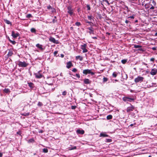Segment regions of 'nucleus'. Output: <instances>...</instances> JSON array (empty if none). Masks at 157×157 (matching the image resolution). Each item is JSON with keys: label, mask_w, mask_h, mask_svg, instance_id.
Masks as SVG:
<instances>
[{"label": "nucleus", "mask_w": 157, "mask_h": 157, "mask_svg": "<svg viewBox=\"0 0 157 157\" xmlns=\"http://www.w3.org/2000/svg\"><path fill=\"white\" fill-rule=\"evenodd\" d=\"M83 81L84 83L86 84H90L91 83V81L88 78L84 79Z\"/></svg>", "instance_id": "nucleus-12"}, {"label": "nucleus", "mask_w": 157, "mask_h": 157, "mask_svg": "<svg viewBox=\"0 0 157 157\" xmlns=\"http://www.w3.org/2000/svg\"><path fill=\"white\" fill-rule=\"evenodd\" d=\"M36 47L39 48L41 50H43V48L42 47V45L39 44H37L36 45Z\"/></svg>", "instance_id": "nucleus-18"}, {"label": "nucleus", "mask_w": 157, "mask_h": 157, "mask_svg": "<svg viewBox=\"0 0 157 157\" xmlns=\"http://www.w3.org/2000/svg\"><path fill=\"white\" fill-rule=\"evenodd\" d=\"M157 73V69L156 68L152 69L150 72V74L153 75H155Z\"/></svg>", "instance_id": "nucleus-10"}, {"label": "nucleus", "mask_w": 157, "mask_h": 157, "mask_svg": "<svg viewBox=\"0 0 157 157\" xmlns=\"http://www.w3.org/2000/svg\"><path fill=\"white\" fill-rule=\"evenodd\" d=\"M87 29L90 30V31L89 32V33L90 34H94V28L93 27H88L87 28Z\"/></svg>", "instance_id": "nucleus-11"}, {"label": "nucleus", "mask_w": 157, "mask_h": 157, "mask_svg": "<svg viewBox=\"0 0 157 157\" xmlns=\"http://www.w3.org/2000/svg\"><path fill=\"white\" fill-rule=\"evenodd\" d=\"M123 100L124 101H129L131 102L132 101H134L135 99V98H130L128 97H124L123 98Z\"/></svg>", "instance_id": "nucleus-3"}, {"label": "nucleus", "mask_w": 157, "mask_h": 157, "mask_svg": "<svg viewBox=\"0 0 157 157\" xmlns=\"http://www.w3.org/2000/svg\"><path fill=\"white\" fill-rule=\"evenodd\" d=\"M54 19H53L52 20V22L53 23H55L57 21V20L56 19V17H54Z\"/></svg>", "instance_id": "nucleus-31"}, {"label": "nucleus", "mask_w": 157, "mask_h": 157, "mask_svg": "<svg viewBox=\"0 0 157 157\" xmlns=\"http://www.w3.org/2000/svg\"><path fill=\"white\" fill-rule=\"evenodd\" d=\"M60 56H61V57L62 58H63V57H64V55H63V54H61L60 55Z\"/></svg>", "instance_id": "nucleus-57"}, {"label": "nucleus", "mask_w": 157, "mask_h": 157, "mask_svg": "<svg viewBox=\"0 0 157 157\" xmlns=\"http://www.w3.org/2000/svg\"><path fill=\"white\" fill-rule=\"evenodd\" d=\"M100 136L103 137H109V136L106 134L105 132L101 133L100 134Z\"/></svg>", "instance_id": "nucleus-15"}, {"label": "nucleus", "mask_w": 157, "mask_h": 157, "mask_svg": "<svg viewBox=\"0 0 157 157\" xmlns=\"http://www.w3.org/2000/svg\"><path fill=\"white\" fill-rule=\"evenodd\" d=\"M4 92L6 93H8L10 92V90L8 88H5L3 90Z\"/></svg>", "instance_id": "nucleus-19"}, {"label": "nucleus", "mask_w": 157, "mask_h": 157, "mask_svg": "<svg viewBox=\"0 0 157 157\" xmlns=\"http://www.w3.org/2000/svg\"><path fill=\"white\" fill-rule=\"evenodd\" d=\"M151 6L150 8V10H154V6H153L152 5H151Z\"/></svg>", "instance_id": "nucleus-45"}, {"label": "nucleus", "mask_w": 157, "mask_h": 157, "mask_svg": "<svg viewBox=\"0 0 157 157\" xmlns=\"http://www.w3.org/2000/svg\"><path fill=\"white\" fill-rule=\"evenodd\" d=\"M135 109V107L134 106L131 105V106L128 107L126 109L127 112L129 113L131 111H133Z\"/></svg>", "instance_id": "nucleus-7"}, {"label": "nucleus", "mask_w": 157, "mask_h": 157, "mask_svg": "<svg viewBox=\"0 0 157 157\" xmlns=\"http://www.w3.org/2000/svg\"><path fill=\"white\" fill-rule=\"evenodd\" d=\"M129 22H130V21H129L127 20H126L125 21V22L126 24H128V23H129Z\"/></svg>", "instance_id": "nucleus-56"}, {"label": "nucleus", "mask_w": 157, "mask_h": 157, "mask_svg": "<svg viewBox=\"0 0 157 157\" xmlns=\"http://www.w3.org/2000/svg\"><path fill=\"white\" fill-rule=\"evenodd\" d=\"M49 40L51 42H52L53 43H56V44H58V42H56V41L55 39L54 38H53L52 37H51L49 38Z\"/></svg>", "instance_id": "nucleus-13"}, {"label": "nucleus", "mask_w": 157, "mask_h": 157, "mask_svg": "<svg viewBox=\"0 0 157 157\" xmlns=\"http://www.w3.org/2000/svg\"><path fill=\"white\" fill-rule=\"evenodd\" d=\"M155 60L154 58H151L150 59V61L151 62H154Z\"/></svg>", "instance_id": "nucleus-49"}, {"label": "nucleus", "mask_w": 157, "mask_h": 157, "mask_svg": "<svg viewBox=\"0 0 157 157\" xmlns=\"http://www.w3.org/2000/svg\"><path fill=\"white\" fill-rule=\"evenodd\" d=\"M130 92L132 93V92H134V91L133 90H130Z\"/></svg>", "instance_id": "nucleus-63"}, {"label": "nucleus", "mask_w": 157, "mask_h": 157, "mask_svg": "<svg viewBox=\"0 0 157 157\" xmlns=\"http://www.w3.org/2000/svg\"><path fill=\"white\" fill-rule=\"evenodd\" d=\"M85 22L86 23H91V22H90L87 21V20H85Z\"/></svg>", "instance_id": "nucleus-54"}, {"label": "nucleus", "mask_w": 157, "mask_h": 157, "mask_svg": "<svg viewBox=\"0 0 157 157\" xmlns=\"http://www.w3.org/2000/svg\"><path fill=\"white\" fill-rule=\"evenodd\" d=\"M144 79L143 77L139 76L135 79L134 81L136 83L141 82L143 81Z\"/></svg>", "instance_id": "nucleus-1"}, {"label": "nucleus", "mask_w": 157, "mask_h": 157, "mask_svg": "<svg viewBox=\"0 0 157 157\" xmlns=\"http://www.w3.org/2000/svg\"><path fill=\"white\" fill-rule=\"evenodd\" d=\"M72 64L71 61H69L67 62V63L66 67L67 68H70L72 66Z\"/></svg>", "instance_id": "nucleus-14"}, {"label": "nucleus", "mask_w": 157, "mask_h": 157, "mask_svg": "<svg viewBox=\"0 0 157 157\" xmlns=\"http://www.w3.org/2000/svg\"><path fill=\"white\" fill-rule=\"evenodd\" d=\"M48 84L50 85H53L52 83H48Z\"/></svg>", "instance_id": "nucleus-61"}, {"label": "nucleus", "mask_w": 157, "mask_h": 157, "mask_svg": "<svg viewBox=\"0 0 157 157\" xmlns=\"http://www.w3.org/2000/svg\"><path fill=\"white\" fill-rule=\"evenodd\" d=\"M34 142V140L33 138H31L28 141V143H33Z\"/></svg>", "instance_id": "nucleus-22"}, {"label": "nucleus", "mask_w": 157, "mask_h": 157, "mask_svg": "<svg viewBox=\"0 0 157 157\" xmlns=\"http://www.w3.org/2000/svg\"><path fill=\"white\" fill-rule=\"evenodd\" d=\"M128 19H129V18H131V19H134V17L133 16H129V17H128Z\"/></svg>", "instance_id": "nucleus-46"}, {"label": "nucleus", "mask_w": 157, "mask_h": 157, "mask_svg": "<svg viewBox=\"0 0 157 157\" xmlns=\"http://www.w3.org/2000/svg\"><path fill=\"white\" fill-rule=\"evenodd\" d=\"M31 32H32V33H35L36 32V29L34 28H32L31 29Z\"/></svg>", "instance_id": "nucleus-30"}, {"label": "nucleus", "mask_w": 157, "mask_h": 157, "mask_svg": "<svg viewBox=\"0 0 157 157\" xmlns=\"http://www.w3.org/2000/svg\"><path fill=\"white\" fill-rule=\"evenodd\" d=\"M29 115V113H24L23 114H22V115L24 116H28Z\"/></svg>", "instance_id": "nucleus-27"}, {"label": "nucleus", "mask_w": 157, "mask_h": 157, "mask_svg": "<svg viewBox=\"0 0 157 157\" xmlns=\"http://www.w3.org/2000/svg\"><path fill=\"white\" fill-rule=\"evenodd\" d=\"M72 71L73 72H76L77 71V69L76 68H74L72 70Z\"/></svg>", "instance_id": "nucleus-44"}, {"label": "nucleus", "mask_w": 157, "mask_h": 157, "mask_svg": "<svg viewBox=\"0 0 157 157\" xmlns=\"http://www.w3.org/2000/svg\"><path fill=\"white\" fill-rule=\"evenodd\" d=\"M76 108V107L75 106H71V109H75Z\"/></svg>", "instance_id": "nucleus-51"}, {"label": "nucleus", "mask_w": 157, "mask_h": 157, "mask_svg": "<svg viewBox=\"0 0 157 157\" xmlns=\"http://www.w3.org/2000/svg\"><path fill=\"white\" fill-rule=\"evenodd\" d=\"M76 76L78 78H80V75L78 74H76Z\"/></svg>", "instance_id": "nucleus-48"}, {"label": "nucleus", "mask_w": 157, "mask_h": 157, "mask_svg": "<svg viewBox=\"0 0 157 157\" xmlns=\"http://www.w3.org/2000/svg\"><path fill=\"white\" fill-rule=\"evenodd\" d=\"M86 7L87 8V10H90V8L89 5H87L86 6Z\"/></svg>", "instance_id": "nucleus-41"}, {"label": "nucleus", "mask_w": 157, "mask_h": 157, "mask_svg": "<svg viewBox=\"0 0 157 157\" xmlns=\"http://www.w3.org/2000/svg\"><path fill=\"white\" fill-rule=\"evenodd\" d=\"M11 36L13 38H16L17 36H20V34L18 33H17L15 34V32L13 31L12 32Z\"/></svg>", "instance_id": "nucleus-9"}, {"label": "nucleus", "mask_w": 157, "mask_h": 157, "mask_svg": "<svg viewBox=\"0 0 157 157\" xmlns=\"http://www.w3.org/2000/svg\"><path fill=\"white\" fill-rule=\"evenodd\" d=\"M2 154L1 153H0V157H2Z\"/></svg>", "instance_id": "nucleus-60"}, {"label": "nucleus", "mask_w": 157, "mask_h": 157, "mask_svg": "<svg viewBox=\"0 0 157 157\" xmlns=\"http://www.w3.org/2000/svg\"><path fill=\"white\" fill-rule=\"evenodd\" d=\"M18 65L19 67H25L28 65V64L26 63L25 62H22L21 61H19Z\"/></svg>", "instance_id": "nucleus-5"}, {"label": "nucleus", "mask_w": 157, "mask_h": 157, "mask_svg": "<svg viewBox=\"0 0 157 157\" xmlns=\"http://www.w3.org/2000/svg\"><path fill=\"white\" fill-rule=\"evenodd\" d=\"M108 79L107 78H106V77L103 78V82H107L108 81Z\"/></svg>", "instance_id": "nucleus-33"}, {"label": "nucleus", "mask_w": 157, "mask_h": 157, "mask_svg": "<svg viewBox=\"0 0 157 157\" xmlns=\"http://www.w3.org/2000/svg\"><path fill=\"white\" fill-rule=\"evenodd\" d=\"M37 105L38 106H41L43 105V104L42 103L40 102H39L37 104Z\"/></svg>", "instance_id": "nucleus-37"}, {"label": "nucleus", "mask_w": 157, "mask_h": 157, "mask_svg": "<svg viewBox=\"0 0 157 157\" xmlns=\"http://www.w3.org/2000/svg\"><path fill=\"white\" fill-rule=\"evenodd\" d=\"M92 70H90L88 69H85L83 71V73L85 75L87 74H90L91 75H94V73L91 71Z\"/></svg>", "instance_id": "nucleus-2"}, {"label": "nucleus", "mask_w": 157, "mask_h": 157, "mask_svg": "<svg viewBox=\"0 0 157 157\" xmlns=\"http://www.w3.org/2000/svg\"><path fill=\"white\" fill-rule=\"evenodd\" d=\"M58 53V51H55L54 52V56H57V54Z\"/></svg>", "instance_id": "nucleus-42"}, {"label": "nucleus", "mask_w": 157, "mask_h": 157, "mask_svg": "<svg viewBox=\"0 0 157 157\" xmlns=\"http://www.w3.org/2000/svg\"><path fill=\"white\" fill-rule=\"evenodd\" d=\"M92 16H88V18L89 20L91 21L92 19Z\"/></svg>", "instance_id": "nucleus-43"}, {"label": "nucleus", "mask_w": 157, "mask_h": 157, "mask_svg": "<svg viewBox=\"0 0 157 157\" xmlns=\"http://www.w3.org/2000/svg\"><path fill=\"white\" fill-rule=\"evenodd\" d=\"M144 6L146 8H148L149 7L148 5L147 4H145L144 5Z\"/></svg>", "instance_id": "nucleus-47"}, {"label": "nucleus", "mask_w": 157, "mask_h": 157, "mask_svg": "<svg viewBox=\"0 0 157 157\" xmlns=\"http://www.w3.org/2000/svg\"><path fill=\"white\" fill-rule=\"evenodd\" d=\"M10 42L13 44H15L16 43V42L15 41H12L11 40H10Z\"/></svg>", "instance_id": "nucleus-35"}, {"label": "nucleus", "mask_w": 157, "mask_h": 157, "mask_svg": "<svg viewBox=\"0 0 157 157\" xmlns=\"http://www.w3.org/2000/svg\"><path fill=\"white\" fill-rule=\"evenodd\" d=\"M4 21L8 24H11L10 21L7 19H4Z\"/></svg>", "instance_id": "nucleus-24"}, {"label": "nucleus", "mask_w": 157, "mask_h": 157, "mask_svg": "<svg viewBox=\"0 0 157 157\" xmlns=\"http://www.w3.org/2000/svg\"><path fill=\"white\" fill-rule=\"evenodd\" d=\"M32 17V15L31 14H27V15L26 16V17L28 18H29L31 17Z\"/></svg>", "instance_id": "nucleus-36"}, {"label": "nucleus", "mask_w": 157, "mask_h": 157, "mask_svg": "<svg viewBox=\"0 0 157 157\" xmlns=\"http://www.w3.org/2000/svg\"><path fill=\"white\" fill-rule=\"evenodd\" d=\"M28 84L29 87L32 89H33L34 86V84L32 82H29Z\"/></svg>", "instance_id": "nucleus-17"}, {"label": "nucleus", "mask_w": 157, "mask_h": 157, "mask_svg": "<svg viewBox=\"0 0 157 157\" xmlns=\"http://www.w3.org/2000/svg\"><path fill=\"white\" fill-rule=\"evenodd\" d=\"M47 8H48V9L49 10V9H51V8H52V7H51V6H48L47 7Z\"/></svg>", "instance_id": "nucleus-52"}, {"label": "nucleus", "mask_w": 157, "mask_h": 157, "mask_svg": "<svg viewBox=\"0 0 157 157\" xmlns=\"http://www.w3.org/2000/svg\"><path fill=\"white\" fill-rule=\"evenodd\" d=\"M48 151V149L46 148H44L43 150V152L45 153H47Z\"/></svg>", "instance_id": "nucleus-26"}, {"label": "nucleus", "mask_w": 157, "mask_h": 157, "mask_svg": "<svg viewBox=\"0 0 157 157\" xmlns=\"http://www.w3.org/2000/svg\"><path fill=\"white\" fill-rule=\"evenodd\" d=\"M75 24L76 25L78 26H79L81 25L80 22H76L75 23Z\"/></svg>", "instance_id": "nucleus-39"}, {"label": "nucleus", "mask_w": 157, "mask_h": 157, "mask_svg": "<svg viewBox=\"0 0 157 157\" xmlns=\"http://www.w3.org/2000/svg\"><path fill=\"white\" fill-rule=\"evenodd\" d=\"M77 148V147L76 146H73L72 147H70L69 148V150H73L74 149H76Z\"/></svg>", "instance_id": "nucleus-28"}, {"label": "nucleus", "mask_w": 157, "mask_h": 157, "mask_svg": "<svg viewBox=\"0 0 157 157\" xmlns=\"http://www.w3.org/2000/svg\"><path fill=\"white\" fill-rule=\"evenodd\" d=\"M152 3L153 6H155L156 5V3L155 1L154 0H153L152 1Z\"/></svg>", "instance_id": "nucleus-38"}, {"label": "nucleus", "mask_w": 157, "mask_h": 157, "mask_svg": "<svg viewBox=\"0 0 157 157\" xmlns=\"http://www.w3.org/2000/svg\"><path fill=\"white\" fill-rule=\"evenodd\" d=\"M13 52L11 51H9V52L7 55L8 56H11L13 54Z\"/></svg>", "instance_id": "nucleus-23"}, {"label": "nucleus", "mask_w": 157, "mask_h": 157, "mask_svg": "<svg viewBox=\"0 0 157 157\" xmlns=\"http://www.w3.org/2000/svg\"><path fill=\"white\" fill-rule=\"evenodd\" d=\"M92 38L94 39H96L97 38L96 37H92Z\"/></svg>", "instance_id": "nucleus-58"}, {"label": "nucleus", "mask_w": 157, "mask_h": 157, "mask_svg": "<svg viewBox=\"0 0 157 157\" xmlns=\"http://www.w3.org/2000/svg\"><path fill=\"white\" fill-rule=\"evenodd\" d=\"M39 133H42L43 132V131L42 130H40V131H39Z\"/></svg>", "instance_id": "nucleus-62"}, {"label": "nucleus", "mask_w": 157, "mask_h": 157, "mask_svg": "<svg viewBox=\"0 0 157 157\" xmlns=\"http://www.w3.org/2000/svg\"><path fill=\"white\" fill-rule=\"evenodd\" d=\"M77 133L78 134H83L84 133V131L83 130H80L78 129L76 131Z\"/></svg>", "instance_id": "nucleus-16"}, {"label": "nucleus", "mask_w": 157, "mask_h": 157, "mask_svg": "<svg viewBox=\"0 0 157 157\" xmlns=\"http://www.w3.org/2000/svg\"><path fill=\"white\" fill-rule=\"evenodd\" d=\"M67 13L71 16L72 15H74L73 13L74 10L71 6H68L67 7Z\"/></svg>", "instance_id": "nucleus-4"}, {"label": "nucleus", "mask_w": 157, "mask_h": 157, "mask_svg": "<svg viewBox=\"0 0 157 157\" xmlns=\"http://www.w3.org/2000/svg\"><path fill=\"white\" fill-rule=\"evenodd\" d=\"M141 2H142V5H144V2H145V0H139Z\"/></svg>", "instance_id": "nucleus-50"}, {"label": "nucleus", "mask_w": 157, "mask_h": 157, "mask_svg": "<svg viewBox=\"0 0 157 157\" xmlns=\"http://www.w3.org/2000/svg\"><path fill=\"white\" fill-rule=\"evenodd\" d=\"M126 59H122L121 60V62L123 64H125L127 62Z\"/></svg>", "instance_id": "nucleus-32"}, {"label": "nucleus", "mask_w": 157, "mask_h": 157, "mask_svg": "<svg viewBox=\"0 0 157 157\" xmlns=\"http://www.w3.org/2000/svg\"><path fill=\"white\" fill-rule=\"evenodd\" d=\"M152 49L153 50H156V48L155 47H153L152 48Z\"/></svg>", "instance_id": "nucleus-53"}, {"label": "nucleus", "mask_w": 157, "mask_h": 157, "mask_svg": "<svg viewBox=\"0 0 157 157\" xmlns=\"http://www.w3.org/2000/svg\"><path fill=\"white\" fill-rule=\"evenodd\" d=\"M117 75L116 72H114L113 74V77L115 78L117 77Z\"/></svg>", "instance_id": "nucleus-34"}, {"label": "nucleus", "mask_w": 157, "mask_h": 157, "mask_svg": "<svg viewBox=\"0 0 157 157\" xmlns=\"http://www.w3.org/2000/svg\"><path fill=\"white\" fill-rule=\"evenodd\" d=\"M67 93V92L66 91H64L63 92L62 95L64 96L65 95H66Z\"/></svg>", "instance_id": "nucleus-40"}, {"label": "nucleus", "mask_w": 157, "mask_h": 157, "mask_svg": "<svg viewBox=\"0 0 157 157\" xmlns=\"http://www.w3.org/2000/svg\"><path fill=\"white\" fill-rule=\"evenodd\" d=\"M142 46L139 45H134V48H141Z\"/></svg>", "instance_id": "nucleus-29"}, {"label": "nucleus", "mask_w": 157, "mask_h": 157, "mask_svg": "<svg viewBox=\"0 0 157 157\" xmlns=\"http://www.w3.org/2000/svg\"><path fill=\"white\" fill-rule=\"evenodd\" d=\"M125 78H124V79H127L128 78V76L127 74H125Z\"/></svg>", "instance_id": "nucleus-55"}, {"label": "nucleus", "mask_w": 157, "mask_h": 157, "mask_svg": "<svg viewBox=\"0 0 157 157\" xmlns=\"http://www.w3.org/2000/svg\"><path fill=\"white\" fill-rule=\"evenodd\" d=\"M113 116L111 115H109L107 116L106 118L108 120L111 119L112 118Z\"/></svg>", "instance_id": "nucleus-21"}, {"label": "nucleus", "mask_w": 157, "mask_h": 157, "mask_svg": "<svg viewBox=\"0 0 157 157\" xmlns=\"http://www.w3.org/2000/svg\"><path fill=\"white\" fill-rule=\"evenodd\" d=\"M106 2L108 3V4L109 5V2H108V1H107Z\"/></svg>", "instance_id": "nucleus-64"}, {"label": "nucleus", "mask_w": 157, "mask_h": 157, "mask_svg": "<svg viewBox=\"0 0 157 157\" xmlns=\"http://www.w3.org/2000/svg\"><path fill=\"white\" fill-rule=\"evenodd\" d=\"M86 44H85L81 45V48L82 50L83 53H86L88 52L86 48Z\"/></svg>", "instance_id": "nucleus-6"}, {"label": "nucleus", "mask_w": 157, "mask_h": 157, "mask_svg": "<svg viewBox=\"0 0 157 157\" xmlns=\"http://www.w3.org/2000/svg\"><path fill=\"white\" fill-rule=\"evenodd\" d=\"M40 71H39L38 72L35 73L34 75H35L36 77L37 78H40L42 77V75L40 73Z\"/></svg>", "instance_id": "nucleus-8"}, {"label": "nucleus", "mask_w": 157, "mask_h": 157, "mask_svg": "<svg viewBox=\"0 0 157 157\" xmlns=\"http://www.w3.org/2000/svg\"><path fill=\"white\" fill-rule=\"evenodd\" d=\"M136 124L135 123H134L133 124H131L130 125V126H133L134 125H135Z\"/></svg>", "instance_id": "nucleus-59"}, {"label": "nucleus", "mask_w": 157, "mask_h": 157, "mask_svg": "<svg viewBox=\"0 0 157 157\" xmlns=\"http://www.w3.org/2000/svg\"><path fill=\"white\" fill-rule=\"evenodd\" d=\"M112 141L111 139H106L105 140V142L107 143L111 142Z\"/></svg>", "instance_id": "nucleus-25"}, {"label": "nucleus", "mask_w": 157, "mask_h": 157, "mask_svg": "<svg viewBox=\"0 0 157 157\" xmlns=\"http://www.w3.org/2000/svg\"><path fill=\"white\" fill-rule=\"evenodd\" d=\"M76 59H79L80 61H82V58L80 56H77L76 57Z\"/></svg>", "instance_id": "nucleus-20"}]
</instances>
